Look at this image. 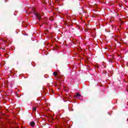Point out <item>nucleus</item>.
Wrapping results in <instances>:
<instances>
[{"instance_id":"nucleus-1","label":"nucleus","mask_w":128,"mask_h":128,"mask_svg":"<svg viewBox=\"0 0 128 128\" xmlns=\"http://www.w3.org/2000/svg\"><path fill=\"white\" fill-rule=\"evenodd\" d=\"M31 10H32L31 14H34V16H36L37 18L39 20H40L42 16L38 13L36 12V8H31Z\"/></svg>"},{"instance_id":"nucleus-2","label":"nucleus","mask_w":128,"mask_h":128,"mask_svg":"<svg viewBox=\"0 0 128 128\" xmlns=\"http://www.w3.org/2000/svg\"><path fill=\"white\" fill-rule=\"evenodd\" d=\"M75 96L76 98H80L82 96H80L78 92H76Z\"/></svg>"},{"instance_id":"nucleus-3","label":"nucleus","mask_w":128,"mask_h":128,"mask_svg":"<svg viewBox=\"0 0 128 128\" xmlns=\"http://www.w3.org/2000/svg\"><path fill=\"white\" fill-rule=\"evenodd\" d=\"M30 125L31 126H32V128H34V126H36V124L34 123V122H30Z\"/></svg>"},{"instance_id":"nucleus-4","label":"nucleus","mask_w":128,"mask_h":128,"mask_svg":"<svg viewBox=\"0 0 128 128\" xmlns=\"http://www.w3.org/2000/svg\"><path fill=\"white\" fill-rule=\"evenodd\" d=\"M53 74L54 76H58V73H56V72H54Z\"/></svg>"},{"instance_id":"nucleus-5","label":"nucleus","mask_w":128,"mask_h":128,"mask_svg":"<svg viewBox=\"0 0 128 128\" xmlns=\"http://www.w3.org/2000/svg\"><path fill=\"white\" fill-rule=\"evenodd\" d=\"M32 110H33L34 112H36V108L34 107V108H32Z\"/></svg>"},{"instance_id":"nucleus-6","label":"nucleus","mask_w":128,"mask_h":128,"mask_svg":"<svg viewBox=\"0 0 128 128\" xmlns=\"http://www.w3.org/2000/svg\"><path fill=\"white\" fill-rule=\"evenodd\" d=\"M56 0V2H58V0Z\"/></svg>"}]
</instances>
